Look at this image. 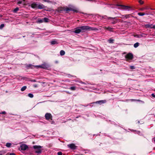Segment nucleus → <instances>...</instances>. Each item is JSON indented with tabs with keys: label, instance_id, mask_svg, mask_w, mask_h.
<instances>
[{
	"label": "nucleus",
	"instance_id": "obj_1",
	"mask_svg": "<svg viewBox=\"0 0 155 155\" xmlns=\"http://www.w3.org/2000/svg\"><path fill=\"white\" fill-rule=\"evenodd\" d=\"M80 27V29L81 30V32H84L87 30H97V28L94 27H91L88 26H81Z\"/></svg>",
	"mask_w": 155,
	"mask_h": 155
},
{
	"label": "nucleus",
	"instance_id": "obj_2",
	"mask_svg": "<svg viewBox=\"0 0 155 155\" xmlns=\"http://www.w3.org/2000/svg\"><path fill=\"white\" fill-rule=\"evenodd\" d=\"M116 5L118 6L121 7V8H118V9L121 8L125 10L129 11L130 10H131L132 8V7L130 6H127L123 5L117 4Z\"/></svg>",
	"mask_w": 155,
	"mask_h": 155
},
{
	"label": "nucleus",
	"instance_id": "obj_3",
	"mask_svg": "<svg viewBox=\"0 0 155 155\" xmlns=\"http://www.w3.org/2000/svg\"><path fill=\"white\" fill-rule=\"evenodd\" d=\"M33 147L34 149H37L35 151L36 153H38V154L41 153V148L42 147V146L38 145H34L33 146Z\"/></svg>",
	"mask_w": 155,
	"mask_h": 155
},
{
	"label": "nucleus",
	"instance_id": "obj_4",
	"mask_svg": "<svg viewBox=\"0 0 155 155\" xmlns=\"http://www.w3.org/2000/svg\"><path fill=\"white\" fill-rule=\"evenodd\" d=\"M133 57L132 54L131 53H129L125 56V58L127 60L132 59Z\"/></svg>",
	"mask_w": 155,
	"mask_h": 155
},
{
	"label": "nucleus",
	"instance_id": "obj_5",
	"mask_svg": "<svg viewBox=\"0 0 155 155\" xmlns=\"http://www.w3.org/2000/svg\"><path fill=\"white\" fill-rule=\"evenodd\" d=\"M28 148V146L25 144H22L20 146V148L21 150H25Z\"/></svg>",
	"mask_w": 155,
	"mask_h": 155
},
{
	"label": "nucleus",
	"instance_id": "obj_6",
	"mask_svg": "<svg viewBox=\"0 0 155 155\" xmlns=\"http://www.w3.org/2000/svg\"><path fill=\"white\" fill-rule=\"evenodd\" d=\"M68 147L72 150H75L76 149L77 147L74 143H71L68 144Z\"/></svg>",
	"mask_w": 155,
	"mask_h": 155
},
{
	"label": "nucleus",
	"instance_id": "obj_7",
	"mask_svg": "<svg viewBox=\"0 0 155 155\" xmlns=\"http://www.w3.org/2000/svg\"><path fill=\"white\" fill-rule=\"evenodd\" d=\"M106 102V100H101V101H96L95 102H94L92 104H104Z\"/></svg>",
	"mask_w": 155,
	"mask_h": 155
},
{
	"label": "nucleus",
	"instance_id": "obj_8",
	"mask_svg": "<svg viewBox=\"0 0 155 155\" xmlns=\"http://www.w3.org/2000/svg\"><path fill=\"white\" fill-rule=\"evenodd\" d=\"M35 67L38 68H47L45 64H42L40 65L34 66Z\"/></svg>",
	"mask_w": 155,
	"mask_h": 155
},
{
	"label": "nucleus",
	"instance_id": "obj_9",
	"mask_svg": "<svg viewBox=\"0 0 155 155\" xmlns=\"http://www.w3.org/2000/svg\"><path fill=\"white\" fill-rule=\"evenodd\" d=\"M81 32L80 27H77L76 28V30L74 31V32L78 34L80 32Z\"/></svg>",
	"mask_w": 155,
	"mask_h": 155
},
{
	"label": "nucleus",
	"instance_id": "obj_10",
	"mask_svg": "<svg viewBox=\"0 0 155 155\" xmlns=\"http://www.w3.org/2000/svg\"><path fill=\"white\" fill-rule=\"evenodd\" d=\"M63 9L64 11H72L75 12L76 11V10H74L71 8H64Z\"/></svg>",
	"mask_w": 155,
	"mask_h": 155
},
{
	"label": "nucleus",
	"instance_id": "obj_11",
	"mask_svg": "<svg viewBox=\"0 0 155 155\" xmlns=\"http://www.w3.org/2000/svg\"><path fill=\"white\" fill-rule=\"evenodd\" d=\"M45 7L44 5L42 4H38L37 8L39 9H43Z\"/></svg>",
	"mask_w": 155,
	"mask_h": 155
},
{
	"label": "nucleus",
	"instance_id": "obj_12",
	"mask_svg": "<svg viewBox=\"0 0 155 155\" xmlns=\"http://www.w3.org/2000/svg\"><path fill=\"white\" fill-rule=\"evenodd\" d=\"M31 7L33 8H37L38 4L35 3H33L31 5Z\"/></svg>",
	"mask_w": 155,
	"mask_h": 155
},
{
	"label": "nucleus",
	"instance_id": "obj_13",
	"mask_svg": "<svg viewBox=\"0 0 155 155\" xmlns=\"http://www.w3.org/2000/svg\"><path fill=\"white\" fill-rule=\"evenodd\" d=\"M136 123L138 124H142L144 123L143 121H140L139 120H137L136 121Z\"/></svg>",
	"mask_w": 155,
	"mask_h": 155
},
{
	"label": "nucleus",
	"instance_id": "obj_14",
	"mask_svg": "<svg viewBox=\"0 0 155 155\" xmlns=\"http://www.w3.org/2000/svg\"><path fill=\"white\" fill-rule=\"evenodd\" d=\"M104 28L105 29H107L108 31H112V30L113 29V28L110 27H104Z\"/></svg>",
	"mask_w": 155,
	"mask_h": 155
},
{
	"label": "nucleus",
	"instance_id": "obj_15",
	"mask_svg": "<svg viewBox=\"0 0 155 155\" xmlns=\"http://www.w3.org/2000/svg\"><path fill=\"white\" fill-rule=\"evenodd\" d=\"M45 119L48 120H49L50 121H51L52 120V117H45Z\"/></svg>",
	"mask_w": 155,
	"mask_h": 155
},
{
	"label": "nucleus",
	"instance_id": "obj_16",
	"mask_svg": "<svg viewBox=\"0 0 155 155\" xmlns=\"http://www.w3.org/2000/svg\"><path fill=\"white\" fill-rule=\"evenodd\" d=\"M51 44L52 45L57 44H58V43L55 41H52L51 42Z\"/></svg>",
	"mask_w": 155,
	"mask_h": 155
},
{
	"label": "nucleus",
	"instance_id": "obj_17",
	"mask_svg": "<svg viewBox=\"0 0 155 155\" xmlns=\"http://www.w3.org/2000/svg\"><path fill=\"white\" fill-rule=\"evenodd\" d=\"M38 23H40L43 22V19H38L37 22Z\"/></svg>",
	"mask_w": 155,
	"mask_h": 155
},
{
	"label": "nucleus",
	"instance_id": "obj_18",
	"mask_svg": "<svg viewBox=\"0 0 155 155\" xmlns=\"http://www.w3.org/2000/svg\"><path fill=\"white\" fill-rule=\"evenodd\" d=\"M27 88L26 86H24L21 89V90L22 91H24Z\"/></svg>",
	"mask_w": 155,
	"mask_h": 155
},
{
	"label": "nucleus",
	"instance_id": "obj_19",
	"mask_svg": "<svg viewBox=\"0 0 155 155\" xmlns=\"http://www.w3.org/2000/svg\"><path fill=\"white\" fill-rule=\"evenodd\" d=\"M65 54V52L63 50H61L60 52V54L61 55H64Z\"/></svg>",
	"mask_w": 155,
	"mask_h": 155
},
{
	"label": "nucleus",
	"instance_id": "obj_20",
	"mask_svg": "<svg viewBox=\"0 0 155 155\" xmlns=\"http://www.w3.org/2000/svg\"><path fill=\"white\" fill-rule=\"evenodd\" d=\"M139 45V43L138 42H137L134 44V47L135 48L137 47Z\"/></svg>",
	"mask_w": 155,
	"mask_h": 155
},
{
	"label": "nucleus",
	"instance_id": "obj_21",
	"mask_svg": "<svg viewBox=\"0 0 155 155\" xmlns=\"http://www.w3.org/2000/svg\"><path fill=\"white\" fill-rule=\"evenodd\" d=\"M12 145L11 143H6V146L7 147H10Z\"/></svg>",
	"mask_w": 155,
	"mask_h": 155
},
{
	"label": "nucleus",
	"instance_id": "obj_22",
	"mask_svg": "<svg viewBox=\"0 0 155 155\" xmlns=\"http://www.w3.org/2000/svg\"><path fill=\"white\" fill-rule=\"evenodd\" d=\"M152 26V25H149V24H147V25H145V27L146 28H151V26Z\"/></svg>",
	"mask_w": 155,
	"mask_h": 155
},
{
	"label": "nucleus",
	"instance_id": "obj_23",
	"mask_svg": "<svg viewBox=\"0 0 155 155\" xmlns=\"http://www.w3.org/2000/svg\"><path fill=\"white\" fill-rule=\"evenodd\" d=\"M48 19L46 18H43V22H47L48 21Z\"/></svg>",
	"mask_w": 155,
	"mask_h": 155
},
{
	"label": "nucleus",
	"instance_id": "obj_24",
	"mask_svg": "<svg viewBox=\"0 0 155 155\" xmlns=\"http://www.w3.org/2000/svg\"><path fill=\"white\" fill-rule=\"evenodd\" d=\"M138 15L139 16H143L145 15L144 13L140 12L138 13Z\"/></svg>",
	"mask_w": 155,
	"mask_h": 155
},
{
	"label": "nucleus",
	"instance_id": "obj_25",
	"mask_svg": "<svg viewBox=\"0 0 155 155\" xmlns=\"http://www.w3.org/2000/svg\"><path fill=\"white\" fill-rule=\"evenodd\" d=\"M28 96L31 98H32L33 97V95L31 93H29L28 95Z\"/></svg>",
	"mask_w": 155,
	"mask_h": 155
},
{
	"label": "nucleus",
	"instance_id": "obj_26",
	"mask_svg": "<svg viewBox=\"0 0 155 155\" xmlns=\"http://www.w3.org/2000/svg\"><path fill=\"white\" fill-rule=\"evenodd\" d=\"M18 8H16L14 10L13 12L15 13H16L17 11H18Z\"/></svg>",
	"mask_w": 155,
	"mask_h": 155
},
{
	"label": "nucleus",
	"instance_id": "obj_27",
	"mask_svg": "<svg viewBox=\"0 0 155 155\" xmlns=\"http://www.w3.org/2000/svg\"><path fill=\"white\" fill-rule=\"evenodd\" d=\"M45 116H52L50 113H47L45 114Z\"/></svg>",
	"mask_w": 155,
	"mask_h": 155
},
{
	"label": "nucleus",
	"instance_id": "obj_28",
	"mask_svg": "<svg viewBox=\"0 0 155 155\" xmlns=\"http://www.w3.org/2000/svg\"><path fill=\"white\" fill-rule=\"evenodd\" d=\"M70 89L72 90H75L76 89V87H70Z\"/></svg>",
	"mask_w": 155,
	"mask_h": 155
},
{
	"label": "nucleus",
	"instance_id": "obj_29",
	"mask_svg": "<svg viewBox=\"0 0 155 155\" xmlns=\"http://www.w3.org/2000/svg\"><path fill=\"white\" fill-rule=\"evenodd\" d=\"M5 26L4 24H3L0 25V29H2Z\"/></svg>",
	"mask_w": 155,
	"mask_h": 155
},
{
	"label": "nucleus",
	"instance_id": "obj_30",
	"mask_svg": "<svg viewBox=\"0 0 155 155\" xmlns=\"http://www.w3.org/2000/svg\"><path fill=\"white\" fill-rule=\"evenodd\" d=\"M130 15H123V16H124V17L126 18H127L129 17V16Z\"/></svg>",
	"mask_w": 155,
	"mask_h": 155
},
{
	"label": "nucleus",
	"instance_id": "obj_31",
	"mask_svg": "<svg viewBox=\"0 0 155 155\" xmlns=\"http://www.w3.org/2000/svg\"><path fill=\"white\" fill-rule=\"evenodd\" d=\"M116 18L115 17H114V18H112V17H109L108 18H107L108 19H111L112 20H113L114 19H115Z\"/></svg>",
	"mask_w": 155,
	"mask_h": 155
},
{
	"label": "nucleus",
	"instance_id": "obj_32",
	"mask_svg": "<svg viewBox=\"0 0 155 155\" xmlns=\"http://www.w3.org/2000/svg\"><path fill=\"white\" fill-rule=\"evenodd\" d=\"M109 43H112L113 42L114 40L112 39H110L109 40Z\"/></svg>",
	"mask_w": 155,
	"mask_h": 155
},
{
	"label": "nucleus",
	"instance_id": "obj_33",
	"mask_svg": "<svg viewBox=\"0 0 155 155\" xmlns=\"http://www.w3.org/2000/svg\"><path fill=\"white\" fill-rule=\"evenodd\" d=\"M130 68L131 69H135V67L133 66H130Z\"/></svg>",
	"mask_w": 155,
	"mask_h": 155
},
{
	"label": "nucleus",
	"instance_id": "obj_34",
	"mask_svg": "<svg viewBox=\"0 0 155 155\" xmlns=\"http://www.w3.org/2000/svg\"><path fill=\"white\" fill-rule=\"evenodd\" d=\"M139 2L140 3V4H143V2L141 0H140L139 1Z\"/></svg>",
	"mask_w": 155,
	"mask_h": 155
},
{
	"label": "nucleus",
	"instance_id": "obj_35",
	"mask_svg": "<svg viewBox=\"0 0 155 155\" xmlns=\"http://www.w3.org/2000/svg\"><path fill=\"white\" fill-rule=\"evenodd\" d=\"M62 153L61 152H59L58 153V155H62Z\"/></svg>",
	"mask_w": 155,
	"mask_h": 155
},
{
	"label": "nucleus",
	"instance_id": "obj_36",
	"mask_svg": "<svg viewBox=\"0 0 155 155\" xmlns=\"http://www.w3.org/2000/svg\"><path fill=\"white\" fill-rule=\"evenodd\" d=\"M32 66H33L31 64H28L27 65V66L28 67H31Z\"/></svg>",
	"mask_w": 155,
	"mask_h": 155
},
{
	"label": "nucleus",
	"instance_id": "obj_37",
	"mask_svg": "<svg viewBox=\"0 0 155 155\" xmlns=\"http://www.w3.org/2000/svg\"><path fill=\"white\" fill-rule=\"evenodd\" d=\"M151 95L153 97H155V94L154 93L152 94Z\"/></svg>",
	"mask_w": 155,
	"mask_h": 155
},
{
	"label": "nucleus",
	"instance_id": "obj_38",
	"mask_svg": "<svg viewBox=\"0 0 155 155\" xmlns=\"http://www.w3.org/2000/svg\"><path fill=\"white\" fill-rule=\"evenodd\" d=\"M151 28L155 29V25H152V26H151Z\"/></svg>",
	"mask_w": 155,
	"mask_h": 155
},
{
	"label": "nucleus",
	"instance_id": "obj_39",
	"mask_svg": "<svg viewBox=\"0 0 155 155\" xmlns=\"http://www.w3.org/2000/svg\"><path fill=\"white\" fill-rule=\"evenodd\" d=\"M6 113L5 112V111H3L1 113H0V114H5Z\"/></svg>",
	"mask_w": 155,
	"mask_h": 155
},
{
	"label": "nucleus",
	"instance_id": "obj_40",
	"mask_svg": "<svg viewBox=\"0 0 155 155\" xmlns=\"http://www.w3.org/2000/svg\"><path fill=\"white\" fill-rule=\"evenodd\" d=\"M33 86L35 87H37L38 86H37V85L36 84H35L33 85Z\"/></svg>",
	"mask_w": 155,
	"mask_h": 155
},
{
	"label": "nucleus",
	"instance_id": "obj_41",
	"mask_svg": "<svg viewBox=\"0 0 155 155\" xmlns=\"http://www.w3.org/2000/svg\"><path fill=\"white\" fill-rule=\"evenodd\" d=\"M145 9L144 8H142L140 9V10L141 11H143Z\"/></svg>",
	"mask_w": 155,
	"mask_h": 155
},
{
	"label": "nucleus",
	"instance_id": "obj_42",
	"mask_svg": "<svg viewBox=\"0 0 155 155\" xmlns=\"http://www.w3.org/2000/svg\"><path fill=\"white\" fill-rule=\"evenodd\" d=\"M10 155H16L14 153H12L10 154Z\"/></svg>",
	"mask_w": 155,
	"mask_h": 155
},
{
	"label": "nucleus",
	"instance_id": "obj_43",
	"mask_svg": "<svg viewBox=\"0 0 155 155\" xmlns=\"http://www.w3.org/2000/svg\"><path fill=\"white\" fill-rule=\"evenodd\" d=\"M31 81L33 82H36V80H35L34 79L31 80Z\"/></svg>",
	"mask_w": 155,
	"mask_h": 155
},
{
	"label": "nucleus",
	"instance_id": "obj_44",
	"mask_svg": "<svg viewBox=\"0 0 155 155\" xmlns=\"http://www.w3.org/2000/svg\"><path fill=\"white\" fill-rule=\"evenodd\" d=\"M116 22L115 21H113V22H112V24H115Z\"/></svg>",
	"mask_w": 155,
	"mask_h": 155
},
{
	"label": "nucleus",
	"instance_id": "obj_45",
	"mask_svg": "<svg viewBox=\"0 0 155 155\" xmlns=\"http://www.w3.org/2000/svg\"><path fill=\"white\" fill-rule=\"evenodd\" d=\"M22 2H21V1H19L18 2V4H20Z\"/></svg>",
	"mask_w": 155,
	"mask_h": 155
},
{
	"label": "nucleus",
	"instance_id": "obj_46",
	"mask_svg": "<svg viewBox=\"0 0 155 155\" xmlns=\"http://www.w3.org/2000/svg\"><path fill=\"white\" fill-rule=\"evenodd\" d=\"M43 0L45 2H49V1H47V0Z\"/></svg>",
	"mask_w": 155,
	"mask_h": 155
},
{
	"label": "nucleus",
	"instance_id": "obj_47",
	"mask_svg": "<svg viewBox=\"0 0 155 155\" xmlns=\"http://www.w3.org/2000/svg\"><path fill=\"white\" fill-rule=\"evenodd\" d=\"M124 18V16H123V15L121 17V18Z\"/></svg>",
	"mask_w": 155,
	"mask_h": 155
},
{
	"label": "nucleus",
	"instance_id": "obj_48",
	"mask_svg": "<svg viewBox=\"0 0 155 155\" xmlns=\"http://www.w3.org/2000/svg\"><path fill=\"white\" fill-rule=\"evenodd\" d=\"M153 139H154V142H155V137H154L153 138Z\"/></svg>",
	"mask_w": 155,
	"mask_h": 155
},
{
	"label": "nucleus",
	"instance_id": "obj_49",
	"mask_svg": "<svg viewBox=\"0 0 155 155\" xmlns=\"http://www.w3.org/2000/svg\"><path fill=\"white\" fill-rule=\"evenodd\" d=\"M145 8V9H147V8Z\"/></svg>",
	"mask_w": 155,
	"mask_h": 155
},
{
	"label": "nucleus",
	"instance_id": "obj_50",
	"mask_svg": "<svg viewBox=\"0 0 155 155\" xmlns=\"http://www.w3.org/2000/svg\"><path fill=\"white\" fill-rule=\"evenodd\" d=\"M134 100H134V99H131V101H134Z\"/></svg>",
	"mask_w": 155,
	"mask_h": 155
},
{
	"label": "nucleus",
	"instance_id": "obj_51",
	"mask_svg": "<svg viewBox=\"0 0 155 155\" xmlns=\"http://www.w3.org/2000/svg\"><path fill=\"white\" fill-rule=\"evenodd\" d=\"M2 15H0V17H2Z\"/></svg>",
	"mask_w": 155,
	"mask_h": 155
},
{
	"label": "nucleus",
	"instance_id": "obj_52",
	"mask_svg": "<svg viewBox=\"0 0 155 155\" xmlns=\"http://www.w3.org/2000/svg\"><path fill=\"white\" fill-rule=\"evenodd\" d=\"M75 155H82V154H81V155L75 154Z\"/></svg>",
	"mask_w": 155,
	"mask_h": 155
},
{
	"label": "nucleus",
	"instance_id": "obj_53",
	"mask_svg": "<svg viewBox=\"0 0 155 155\" xmlns=\"http://www.w3.org/2000/svg\"><path fill=\"white\" fill-rule=\"evenodd\" d=\"M137 101H140V100H137Z\"/></svg>",
	"mask_w": 155,
	"mask_h": 155
},
{
	"label": "nucleus",
	"instance_id": "obj_54",
	"mask_svg": "<svg viewBox=\"0 0 155 155\" xmlns=\"http://www.w3.org/2000/svg\"><path fill=\"white\" fill-rule=\"evenodd\" d=\"M0 155H2V154H0Z\"/></svg>",
	"mask_w": 155,
	"mask_h": 155
},
{
	"label": "nucleus",
	"instance_id": "obj_55",
	"mask_svg": "<svg viewBox=\"0 0 155 155\" xmlns=\"http://www.w3.org/2000/svg\"><path fill=\"white\" fill-rule=\"evenodd\" d=\"M78 117H76V118H78Z\"/></svg>",
	"mask_w": 155,
	"mask_h": 155
},
{
	"label": "nucleus",
	"instance_id": "obj_56",
	"mask_svg": "<svg viewBox=\"0 0 155 155\" xmlns=\"http://www.w3.org/2000/svg\"><path fill=\"white\" fill-rule=\"evenodd\" d=\"M23 37H25V36H23Z\"/></svg>",
	"mask_w": 155,
	"mask_h": 155
},
{
	"label": "nucleus",
	"instance_id": "obj_57",
	"mask_svg": "<svg viewBox=\"0 0 155 155\" xmlns=\"http://www.w3.org/2000/svg\"><path fill=\"white\" fill-rule=\"evenodd\" d=\"M1 80H0V82H1Z\"/></svg>",
	"mask_w": 155,
	"mask_h": 155
},
{
	"label": "nucleus",
	"instance_id": "obj_58",
	"mask_svg": "<svg viewBox=\"0 0 155 155\" xmlns=\"http://www.w3.org/2000/svg\"><path fill=\"white\" fill-rule=\"evenodd\" d=\"M63 155H65L64 154H63Z\"/></svg>",
	"mask_w": 155,
	"mask_h": 155
}]
</instances>
